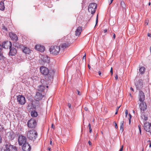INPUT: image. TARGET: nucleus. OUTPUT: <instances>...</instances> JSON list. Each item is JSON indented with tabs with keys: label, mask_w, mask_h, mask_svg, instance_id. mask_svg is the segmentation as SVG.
<instances>
[{
	"label": "nucleus",
	"mask_w": 151,
	"mask_h": 151,
	"mask_svg": "<svg viewBox=\"0 0 151 151\" xmlns=\"http://www.w3.org/2000/svg\"><path fill=\"white\" fill-rule=\"evenodd\" d=\"M40 71L42 74L44 76L46 81H51L52 80L54 73L53 71H49L47 68L43 66L40 67Z\"/></svg>",
	"instance_id": "f257e3e1"
},
{
	"label": "nucleus",
	"mask_w": 151,
	"mask_h": 151,
	"mask_svg": "<svg viewBox=\"0 0 151 151\" xmlns=\"http://www.w3.org/2000/svg\"><path fill=\"white\" fill-rule=\"evenodd\" d=\"M33 107L34 110L31 111V115L32 117H36L38 115L36 111L40 110L42 109L41 106V105H40L39 102L37 101L35 103V105L33 106Z\"/></svg>",
	"instance_id": "f03ea898"
},
{
	"label": "nucleus",
	"mask_w": 151,
	"mask_h": 151,
	"mask_svg": "<svg viewBox=\"0 0 151 151\" xmlns=\"http://www.w3.org/2000/svg\"><path fill=\"white\" fill-rule=\"evenodd\" d=\"M40 83L41 84L37 88V89L39 91L43 92L45 90L46 86L47 88L48 87V86H47V84L46 80L43 79H41Z\"/></svg>",
	"instance_id": "7ed1b4c3"
},
{
	"label": "nucleus",
	"mask_w": 151,
	"mask_h": 151,
	"mask_svg": "<svg viewBox=\"0 0 151 151\" xmlns=\"http://www.w3.org/2000/svg\"><path fill=\"white\" fill-rule=\"evenodd\" d=\"M37 135V134L36 131L34 129H32L27 132V135L29 139L34 140L36 138Z\"/></svg>",
	"instance_id": "20e7f679"
},
{
	"label": "nucleus",
	"mask_w": 151,
	"mask_h": 151,
	"mask_svg": "<svg viewBox=\"0 0 151 151\" xmlns=\"http://www.w3.org/2000/svg\"><path fill=\"white\" fill-rule=\"evenodd\" d=\"M60 47L57 46H52L49 49L50 53L54 55H57L60 51Z\"/></svg>",
	"instance_id": "39448f33"
},
{
	"label": "nucleus",
	"mask_w": 151,
	"mask_h": 151,
	"mask_svg": "<svg viewBox=\"0 0 151 151\" xmlns=\"http://www.w3.org/2000/svg\"><path fill=\"white\" fill-rule=\"evenodd\" d=\"M97 4L95 3H91L90 4L88 8V11L91 12L92 14H93L96 12V9Z\"/></svg>",
	"instance_id": "423d86ee"
},
{
	"label": "nucleus",
	"mask_w": 151,
	"mask_h": 151,
	"mask_svg": "<svg viewBox=\"0 0 151 151\" xmlns=\"http://www.w3.org/2000/svg\"><path fill=\"white\" fill-rule=\"evenodd\" d=\"M6 151H17V148L15 146L11 145L10 143L7 142L5 145Z\"/></svg>",
	"instance_id": "0eeeda50"
},
{
	"label": "nucleus",
	"mask_w": 151,
	"mask_h": 151,
	"mask_svg": "<svg viewBox=\"0 0 151 151\" xmlns=\"http://www.w3.org/2000/svg\"><path fill=\"white\" fill-rule=\"evenodd\" d=\"M28 127L31 128H34L37 125V122L35 120L31 118L27 122Z\"/></svg>",
	"instance_id": "6e6552de"
},
{
	"label": "nucleus",
	"mask_w": 151,
	"mask_h": 151,
	"mask_svg": "<svg viewBox=\"0 0 151 151\" xmlns=\"http://www.w3.org/2000/svg\"><path fill=\"white\" fill-rule=\"evenodd\" d=\"M17 99L19 104L21 105H24L25 103V98L22 95H19L17 96Z\"/></svg>",
	"instance_id": "1a4fd4ad"
},
{
	"label": "nucleus",
	"mask_w": 151,
	"mask_h": 151,
	"mask_svg": "<svg viewBox=\"0 0 151 151\" xmlns=\"http://www.w3.org/2000/svg\"><path fill=\"white\" fill-rule=\"evenodd\" d=\"M143 126L144 129L146 131L151 133V123L147 122H144Z\"/></svg>",
	"instance_id": "9d476101"
},
{
	"label": "nucleus",
	"mask_w": 151,
	"mask_h": 151,
	"mask_svg": "<svg viewBox=\"0 0 151 151\" xmlns=\"http://www.w3.org/2000/svg\"><path fill=\"white\" fill-rule=\"evenodd\" d=\"M26 138L22 135H20L18 137V142L20 145H22L23 144L26 143Z\"/></svg>",
	"instance_id": "9b49d317"
},
{
	"label": "nucleus",
	"mask_w": 151,
	"mask_h": 151,
	"mask_svg": "<svg viewBox=\"0 0 151 151\" xmlns=\"http://www.w3.org/2000/svg\"><path fill=\"white\" fill-rule=\"evenodd\" d=\"M135 85L137 90H139L142 88L143 86V80L140 79L135 82Z\"/></svg>",
	"instance_id": "f8f14e48"
},
{
	"label": "nucleus",
	"mask_w": 151,
	"mask_h": 151,
	"mask_svg": "<svg viewBox=\"0 0 151 151\" xmlns=\"http://www.w3.org/2000/svg\"><path fill=\"white\" fill-rule=\"evenodd\" d=\"M23 151H30L31 149V147L28 143H24L22 146Z\"/></svg>",
	"instance_id": "ddd939ff"
},
{
	"label": "nucleus",
	"mask_w": 151,
	"mask_h": 151,
	"mask_svg": "<svg viewBox=\"0 0 151 151\" xmlns=\"http://www.w3.org/2000/svg\"><path fill=\"white\" fill-rule=\"evenodd\" d=\"M1 45L2 48L5 49H8L9 47L10 48L12 47L11 42L8 41H4L2 43Z\"/></svg>",
	"instance_id": "4468645a"
},
{
	"label": "nucleus",
	"mask_w": 151,
	"mask_h": 151,
	"mask_svg": "<svg viewBox=\"0 0 151 151\" xmlns=\"http://www.w3.org/2000/svg\"><path fill=\"white\" fill-rule=\"evenodd\" d=\"M40 60L39 63L41 64H44L45 63H48L50 60V57H42Z\"/></svg>",
	"instance_id": "2eb2a0df"
},
{
	"label": "nucleus",
	"mask_w": 151,
	"mask_h": 151,
	"mask_svg": "<svg viewBox=\"0 0 151 151\" xmlns=\"http://www.w3.org/2000/svg\"><path fill=\"white\" fill-rule=\"evenodd\" d=\"M70 44V41L66 42L63 43L61 44L60 45L59 47H60V48H61L64 50L66 48L69 47Z\"/></svg>",
	"instance_id": "dca6fc26"
},
{
	"label": "nucleus",
	"mask_w": 151,
	"mask_h": 151,
	"mask_svg": "<svg viewBox=\"0 0 151 151\" xmlns=\"http://www.w3.org/2000/svg\"><path fill=\"white\" fill-rule=\"evenodd\" d=\"M35 48L36 50L41 52H42L45 50V47L44 46L40 45H37L35 46Z\"/></svg>",
	"instance_id": "f3484780"
},
{
	"label": "nucleus",
	"mask_w": 151,
	"mask_h": 151,
	"mask_svg": "<svg viewBox=\"0 0 151 151\" xmlns=\"http://www.w3.org/2000/svg\"><path fill=\"white\" fill-rule=\"evenodd\" d=\"M139 107L141 112L144 111L147 109V106L146 104L143 102H141L139 105Z\"/></svg>",
	"instance_id": "a211bd4d"
},
{
	"label": "nucleus",
	"mask_w": 151,
	"mask_h": 151,
	"mask_svg": "<svg viewBox=\"0 0 151 151\" xmlns=\"http://www.w3.org/2000/svg\"><path fill=\"white\" fill-rule=\"evenodd\" d=\"M139 101L141 102H143L145 98L144 93L142 91H140L139 94Z\"/></svg>",
	"instance_id": "6ab92c4d"
},
{
	"label": "nucleus",
	"mask_w": 151,
	"mask_h": 151,
	"mask_svg": "<svg viewBox=\"0 0 151 151\" xmlns=\"http://www.w3.org/2000/svg\"><path fill=\"white\" fill-rule=\"evenodd\" d=\"M10 49L9 55H10L14 56L17 53V51L16 49L14 47H11Z\"/></svg>",
	"instance_id": "aec40b11"
},
{
	"label": "nucleus",
	"mask_w": 151,
	"mask_h": 151,
	"mask_svg": "<svg viewBox=\"0 0 151 151\" xmlns=\"http://www.w3.org/2000/svg\"><path fill=\"white\" fill-rule=\"evenodd\" d=\"M10 38L14 41L16 42L18 40V37L16 35L12 32H10L9 33Z\"/></svg>",
	"instance_id": "412c9836"
},
{
	"label": "nucleus",
	"mask_w": 151,
	"mask_h": 151,
	"mask_svg": "<svg viewBox=\"0 0 151 151\" xmlns=\"http://www.w3.org/2000/svg\"><path fill=\"white\" fill-rule=\"evenodd\" d=\"M22 51L23 52L27 54H29L32 52V50H30L29 48L26 47H25L22 50Z\"/></svg>",
	"instance_id": "4be33fe9"
},
{
	"label": "nucleus",
	"mask_w": 151,
	"mask_h": 151,
	"mask_svg": "<svg viewBox=\"0 0 151 151\" xmlns=\"http://www.w3.org/2000/svg\"><path fill=\"white\" fill-rule=\"evenodd\" d=\"M82 28L81 27H78L75 32V34L76 36H78L80 35L81 32Z\"/></svg>",
	"instance_id": "5701e85b"
},
{
	"label": "nucleus",
	"mask_w": 151,
	"mask_h": 151,
	"mask_svg": "<svg viewBox=\"0 0 151 151\" xmlns=\"http://www.w3.org/2000/svg\"><path fill=\"white\" fill-rule=\"evenodd\" d=\"M35 97L36 99L40 100L42 99V96L41 93L39 92H37L36 93Z\"/></svg>",
	"instance_id": "b1692460"
},
{
	"label": "nucleus",
	"mask_w": 151,
	"mask_h": 151,
	"mask_svg": "<svg viewBox=\"0 0 151 151\" xmlns=\"http://www.w3.org/2000/svg\"><path fill=\"white\" fill-rule=\"evenodd\" d=\"M4 1H1L0 2V10L1 11H4L5 9Z\"/></svg>",
	"instance_id": "393cba45"
},
{
	"label": "nucleus",
	"mask_w": 151,
	"mask_h": 151,
	"mask_svg": "<svg viewBox=\"0 0 151 151\" xmlns=\"http://www.w3.org/2000/svg\"><path fill=\"white\" fill-rule=\"evenodd\" d=\"M2 29L4 31L8 32L9 31L8 29L7 28L5 24H2Z\"/></svg>",
	"instance_id": "a878e982"
},
{
	"label": "nucleus",
	"mask_w": 151,
	"mask_h": 151,
	"mask_svg": "<svg viewBox=\"0 0 151 151\" xmlns=\"http://www.w3.org/2000/svg\"><path fill=\"white\" fill-rule=\"evenodd\" d=\"M124 121H122L120 123V131H121L122 132H123V128L124 127Z\"/></svg>",
	"instance_id": "bb28decb"
},
{
	"label": "nucleus",
	"mask_w": 151,
	"mask_h": 151,
	"mask_svg": "<svg viewBox=\"0 0 151 151\" xmlns=\"http://www.w3.org/2000/svg\"><path fill=\"white\" fill-rule=\"evenodd\" d=\"M139 71L141 74L144 73L145 71V68L143 67H141L139 69Z\"/></svg>",
	"instance_id": "cd10ccee"
},
{
	"label": "nucleus",
	"mask_w": 151,
	"mask_h": 151,
	"mask_svg": "<svg viewBox=\"0 0 151 151\" xmlns=\"http://www.w3.org/2000/svg\"><path fill=\"white\" fill-rule=\"evenodd\" d=\"M2 45L0 44V57H4L3 53L2 52Z\"/></svg>",
	"instance_id": "c85d7f7f"
},
{
	"label": "nucleus",
	"mask_w": 151,
	"mask_h": 151,
	"mask_svg": "<svg viewBox=\"0 0 151 151\" xmlns=\"http://www.w3.org/2000/svg\"><path fill=\"white\" fill-rule=\"evenodd\" d=\"M141 117H142V119H143L144 121L143 122H145L148 119V117L147 116H146L145 115H142Z\"/></svg>",
	"instance_id": "c756f323"
},
{
	"label": "nucleus",
	"mask_w": 151,
	"mask_h": 151,
	"mask_svg": "<svg viewBox=\"0 0 151 151\" xmlns=\"http://www.w3.org/2000/svg\"><path fill=\"white\" fill-rule=\"evenodd\" d=\"M14 46L15 47L17 48H20L21 45H20L18 43H15L14 44Z\"/></svg>",
	"instance_id": "7c9ffc66"
},
{
	"label": "nucleus",
	"mask_w": 151,
	"mask_h": 151,
	"mask_svg": "<svg viewBox=\"0 0 151 151\" xmlns=\"http://www.w3.org/2000/svg\"><path fill=\"white\" fill-rule=\"evenodd\" d=\"M14 138V134H12L11 133H10L9 136V139L11 140H12Z\"/></svg>",
	"instance_id": "2f4dec72"
},
{
	"label": "nucleus",
	"mask_w": 151,
	"mask_h": 151,
	"mask_svg": "<svg viewBox=\"0 0 151 151\" xmlns=\"http://www.w3.org/2000/svg\"><path fill=\"white\" fill-rule=\"evenodd\" d=\"M121 6L124 9H125L126 7V5L124 2L122 1L121 2Z\"/></svg>",
	"instance_id": "473e14b6"
},
{
	"label": "nucleus",
	"mask_w": 151,
	"mask_h": 151,
	"mask_svg": "<svg viewBox=\"0 0 151 151\" xmlns=\"http://www.w3.org/2000/svg\"><path fill=\"white\" fill-rule=\"evenodd\" d=\"M88 127H89V132L91 133L92 132V129L91 128V124L90 123H89L88 125Z\"/></svg>",
	"instance_id": "72a5a7b5"
},
{
	"label": "nucleus",
	"mask_w": 151,
	"mask_h": 151,
	"mask_svg": "<svg viewBox=\"0 0 151 151\" xmlns=\"http://www.w3.org/2000/svg\"><path fill=\"white\" fill-rule=\"evenodd\" d=\"M129 124H130V123H131V119L132 118V116L130 114H129Z\"/></svg>",
	"instance_id": "f704fd0d"
},
{
	"label": "nucleus",
	"mask_w": 151,
	"mask_h": 151,
	"mask_svg": "<svg viewBox=\"0 0 151 151\" xmlns=\"http://www.w3.org/2000/svg\"><path fill=\"white\" fill-rule=\"evenodd\" d=\"M98 22V14H97L96 18V24H97ZM96 26V25H95V26Z\"/></svg>",
	"instance_id": "c9c22d12"
},
{
	"label": "nucleus",
	"mask_w": 151,
	"mask_h": 151,
	"mask_svg": "<svg viewBox=\"0 0 151 151\" xmlns=\"http://www.w3.org/2000/svg\"><path fill=\"white\" fill-rule=\"evenodd\" d=\"M128 114V110H126L125 111V114L126 117L127 116Z\"/></svg>",
	"instance_id": "e433bc0d"
},
{
	"label": "nucleus",
	"mask_w": 151,
	"mask_h": 151,
	"mask_svg": "<svg viewBox=\"0 0 151 151\" xmlns=\"http://www.w3.org/2000/svg\"><path fill=\"white\" fill-rule=\"evenodd\" d=\"M114 124H115V127L116 129L118 128V127L116 124V122H114Z\"/></svg>",
	"instance_id": "4c0bfd02"
},
{
	"label": "nucleus",
	"mask_w": 151,
	"mask_h": 151,
	"mask_svg": "<svg viewBox=\"0 0 151 151\" xmlns=\"http://www.w3.org/2000/svg\"><path fill=\"white\" fill-rule=\"evenodd\" d=\"M76 93L78 94V95H81V94L80 93V91L78 90H76Z\"/></svg>",
	"instance_id": "58836bf2"
},
{
	"label": "nucleus",
	"mask_w": 151,
	"mask_h": 151,
	"mask_svg": "<svg viewBox=\"0 0 151 151\" xmlns=\"http://www.w3.org/2000/svg\"><path fill=\"white\" fill-rule=\"evenodd\" d=\"M123 146L122 145L119 151H122L123 150Z\"/></svg>",
	"instance_id": "ea45409f"
},
{
	"label": "nucleus",
	"mask_w": 151,
	"mask_h": 151,
	"mask_svg": "<svg viewBox=\"0 0 151 151\" xmlns=\"http://www.w3.org/2000/svg\"><path fill=\"white\" fill-rule=\"evenodd\" d=\"M88 143L89 145L90 146H92V143L90 141H89L88 142Z\"/></svg>",
	"instance_id": "a19ab883"
},
{
	"label": "nucleus",
	"mask_w": 151,
	"mask_h": 151,
	"mask_svg": "<svg viewBox=\"0 0 151 151\" xmlns=\"http://www.w3.org/2000/svg\"><path fill=\"white\" fill-rule=\"evenodd\" d=\"M110 72L111 73V75L112 76L113 74V70L112 68H111V70H110Z\"/></svg>",
	"instance_id": "79ce46f5"
},
{
	"label": "nucleus",
	"mask_w": 151,
	"mask_h": 151,
	"mask_svg": "<svg viewBox=\"0 0 151 151\" xmlns=\"http://www.w3.org/2000/svg\"><path fill=\"white\" fill-rule=\"evenodd\" d=\"M81 56L82 57H86V54L84 52L82 54V55H81Z\"/></svg>",
	"instance_id": "37998d69"
},
{
	"label": "nucleus",
	"mask_w": 151,
	"mask_h": 151,
	"mask_svg": "<svg viewBox=\"0 0 151 151\" xmlns=\"http://www.w3.org/2000/svg\"><path fill=\"white\" fill-rule=\"evenodd\" d=\"M120 106H117L116 109V111H118L119 109Z\"/></svg>",
	"instance_id": "c03bdc74"
},
{
	"label": "nucleus",
	"mask_w": 151,
	"mask_h": 151,
	"mask_svg": "<svg viewBox=\"0 0 151 151\" xmlns=\"http://www.w3.org/2000/svg\"><path fill=\"white\" fill-rule=\"evenodd\" d=\"M138 128L139 130H141V125L140 124L138 125Z\"/></svg>",
	"instance_id": "a18cd8bd"
},
{
	"label": "nucleus",
	"mask_w": 151,
	"mask_h": 151,
	"mask_svg": "<svg viewBox=\"0 0 151 151\" xmlns=\"http://www.w3.org/2000/svg\"><path fill=\"white\" fill-rule=\"evenodd\" d=\"M98 73L99 75L100 76H101V72L100 71H99L98 72Z\"/></svg>",
	"instance_id": "49530a36"
},
{
	"label": "nucleus",
	"mask_w": 151,
	"mask_h": 151,
	"mask_svg": "<svg viewBox=\"0 0 151 151\" xmlns=\"http://www.w3.org/2000/svg\"><path fill=\"white\" fill-rule=\"evenodd\" d=\"M51 127L54 129L55 128V127L54 126L53 124H52L51 125Z\"/></svg>",
	"instance_id": "de8ad7c7"
},
{
	"label": "nucleus",
	"mask_w": 151,
	"mask_h": 151,
	"mask_svg": "<svg viewBox=\"0 0 151 151\" xmlns=\"http://www.w3.org/2000/svg\"><path fill=\"white\" fill-rule=\"evenodd\" d=\"M147 36L151 37V34L150 33H148L147 34Z\"/></svg>",
	"instance_id": "09e8293b"
},
{
	"label": "nucleus",
	"mask_w": 151,
	"mask_h": 151,
	"mask_svg": "<svg viewBox=\"0 0 151 151\" xmlns=\"http://www.w3.org/2000/svg\"><path fill=\"white\" fill-rule=\"evenodd\" d=\"M84 109L86 111H87L88 110V108L86 107H85L84 108Z\"/></svg>",
	"instance_id": "8fccbe9b"
},
{
	"label": "nucleus",
	"mask_w": 151,
	"mask_h": 151,
	"mask_svg": "<svg viewBox=\"0 0 151 151\" xmlns=\"http://www.w3.org/2000/svg\"><path fill=\"white\" fill-rule=\"evenodd\" d=\"M68 106L69 108H70L71 107V105L70 104H69V103L68 104Z\"/></svg>",
	"instance_id": "3c124183"
},
{
	"label": "nucleus",
	"mask_w": 151,
	"mask_h": 151,
	"mask_svg": "<svg viewBox=\"0 0 151 151\" xmlns=\"http://www.w3.org/2000/svg\"><path fill=\"white\" fill-rule=\"evenodd\" d=\"M113 38L114 39H115V37H116V36H115V34L114 33H113Z\"/></svg>",
	"instance_id": "603ef678"
},
{
	"label": "nucleus",
	"mask_w": 151,
	"mask_h": 151,
	"mask_svg": "<svg viewBox=\"0 0 151 151\" xmlns=\"http://www.w3.org/2000/svg\"><path fill=\"white\" fill-rule=\"evenodd\" d=\"M104 32L105 33H106V32H107V29H104Z\"/></svg>",
	"instance_id": "864d4df0"
},
{
	"label": "nucleus",
	"mask_w": 151,
	"mask_h": 151,
	"mask_svg": "<svg viewBox=\"0 0 151 151\" xmlns=\"http://www.w3.org/2000/svg\"><path fill=\"white\" fill-rule=\"evenodd\" d=\"M115 79L117 80L118 78V76L117 75H116L115 77Z\"/></svg>",
	"instance_id": "5fc2aeb1"
},
{
	"label": "nucleus",
	"mask_w": 151,
	"mask_h": 151,
	"mask_svg": "<svg viewBox=\"0 0 151 151\" xmlns=\"http://www.w3.org/2000/svg\"><path fill=\"white\" fill-rule=\"evenodd\" d=\"M130 89L131 90H132L133 92H134V90L133 88L132 87H131Z\"/></svg>",
	"instance_id": "6e6d98bb"
},
{
	"label": "nucleus",
	"mask_w": 151,
	"mask_h": 151,
	"mask_svg": "<svg viewBox=\"0 0 151 151\" xmlns=\"http://www.w3.org/2000/svg\"><path fill=\"white\" fill-rule=\"evenodd\" d=\"M113 0H110V2L109 3V4H111Z\"/></svg>",
	"instance_id": "4d7b16f0"
},
{
	"label": "nucleus",
	"mask_w": 151,
	"mask_h": 151,
	"mask_svg": "<svg viewBox=\"0 0 151 151\" xmlns=\"http://www.w3.org/2000/svg\"><path fill=\"white\" fill-rule=\"evenodd\" d=\"M88 68L89 69H90L91 67H90V65H89V64H88Z\"/></svg>",
	"instance_id": "13d9d810"
},
{
	"label": "nucleus",
	"mask_w": 151,
	"mask_h": 151,
	"mask_svg": "<svg viewBox=\"0 0 151 151\" xmlns=\"http://www.w3.org/2000/svg\"><path fill=\"white\" fill-rule=\"evenodd\" d=\"M149 147H151V142L149 144Z\"/></svg>",
	"instance_id": "bf43d9fd"
},
{
	"label": "nucleus",
	"mask_w": 151,
	"mask_h": 151,
	"mask_svg": "<svg viewBox=\"0 0 151 151\" xmlns=\"http://www.w3.org/2000/svg\"><path fill=\"white\" fill-rule=\"evenodd\" d=\"M118 111H116V112L115 113V114H118Z\"/></svg>",
	"instance_id": "052dcab7"
},
{
	"label": "nucleus",
	"mask_w": 151,
	"mask_h": 151,
	"mask_svg": "<svg viewBox=\"0 0 151 151\" xmlns=\"http://www.w3.org/2000/svg\"><path fill=\"white\" fill-rule=\"evenodd\" d=\"M48 150H50V147H48Z\"/></svg>",
	"instance_id": "680f3d73"
},
{
	"label": "nucleus",
	"mask_w": 151,
	"mask_h": 151,
	"mask_svg": "<svg viewBox=\"0 0 151 151\" xmlns=\"http://www.w3.org/2000/svg\"><path fill=\"white\" fill-rule=\"evenodd\" d=\"M86 59V57H83V60L85 59V60Z\"/></svg>",
	"instance_id": "e2e57ef3"
},
{
	"label": "nucleus",
	"mask_w": 151,
	"mask_h": 151,
	"mask_svg": "<svg viewBox=\"0 0 151 151\" xmlns=\"http://www.w3.org/2000/svg\"><path fill=\"white\" fill-rule=\"evenodd\" d=\"M150 4H151V3H150V2H149V3H148V5L149 6H150Z\"/></svg>",
	"instance_id": "0e129e2a"
},
{
	"label": "nucleus",
	"mask_w": 151,
	"mask_h": 151,
	"mask_svg": "<svg viewBox=\"0 0 151 151\" xmlns=\"http://www.w3.org/2000/svg\"><path fill=\"white\" fill-rule=\"evenodd\" d=\"M145 24H146V25H148V22H145Z\"/></svg>",
	"instance_id": "69168bd1"
},
{
	"label": "nucleus",
	"mask_w": 151,
	"mask_h": 151,
	"mask_svg": "<svg viewBox=\"0 0 151 151\" xmlns=\"http://www.w3.org/2000/svg\"><path fill=\"white\" fill-rule=\"evenodd\" d=\"M139 132L140 134L141 133V130H139Z\"/></svg>",
	"instance_id": "338daca9"
},
{
	"label": "nucleus",
	"mask_w": 151,
	"mask_h": 151,
	"mask_svg": "<svg viewBox=\"0 0 151 151\" xmlns=\"http://www.w3.org/2000/svg\"><path fill=\"white\" fill-rule=\"evenodd\" d=\"M52 142L51 141H50V144L52 145Z\"/></svg>",
	"instance_id": "774afa93"
}]
</instances>
